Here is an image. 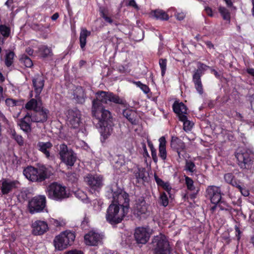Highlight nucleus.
<instances>
[{
	"label": "nucleus",
	"mask_w": 254,
	"mask_h": 254,
	"mask_svg": "<svg viewBox=\"0 0 254 254\" xmlns=\"http://www.w3.org/2000/svg\"><path fill=\"white\" fill-rule=\"evenodd\" d=\"M115 103L126 107V101L119 95L110 91L99 90L95 93V98L92 101L91 114L93 123L101 128V135L107 139L113 131L114 124L111 112L105 109L103 104Z\"/></svg>",
	"instance_id": "1"
},
{
	"label": "nucleus",
	"mask_w": 254,
	"mask_h": 254,
	"mask_svg": "<svg viewBox=\"0 0 254 254\" xmlns=\"http://www.w3.org/2000/svg\"><path fill=\"white\" fill-rule=\"evenodd\" d=\"M23 175L29 181L41 183L50 178L49 170L44 165H39L37 167L28 166L23 170Z\"/></svg>",
	"instance_id": "2"
},
{
	"label": "nucleus",
	"mask_w": 254,
	"mask_h": 254,
	"mask_svg": "<svg viewBox=\"0 0 254 254\" xmlns=\"http://www.w3.org/2000/svg\"><path fill=\"white\" fill-rule=\"evenodd\" d=\"M109 188L112 194V200L109 206H129V194L117 183L112 184Z\"/></svg>",
	"instance_id": "3"
},
{
	"label": "nucleus",
	"mask_w": 254,
	"mask_h": 254,
	"mask_svg": "<svg viewBox=\"0 0 254 254\" xmlns=\"http://www.w3.org/2000/svg\"><path fill=\"white\" fill-rule=\"evenodd\" d=\"M128 210L129 207H108L106 214V220L112 225L119 224L122 222Z\"/></svg>",
	"instance_id": "4"
},
{
	"label": "nucleus",
	"mask_w": 254,
	"mask_h": 254,
	"mask_svg": "<svg viewBox=\"0 0 254 254\" xmlns=\"http://www.w3.org/2000/svg\"><path fill=\"white\" fill-rule=\"evenodd\" d=\"M75 238L74 232L66 230L56 236L54 240V246L56 250L62 251L68 246H71Z\"/></svg>",
	"instance_id": "5"
},
{
	"label": "nucleus",
	"mask_w": 254,
	"mask_h": 254,
	"mask_svg": "<svg viewBox=\"0 0 254 254\" xmlns=\"http://www.w3.org/2000/svg\"><path fill=\"white\" fill-rule=\"evenodd\" d=\"M48 196L56 201H62L68 197L66 188L57 182L51 184L48 187Z\"/></svg>",
	"instance_id": "6"
},
{
	"label": "nucleus",
	"mask_w": 254,
	"mask_h": 254,
	"mask_svg": "<svg viewBox=\"0 0 254 254\" xmlns=\"http://www.w3.org/2000/svg\"><path fill=\"white\" fill-rule=\"evenodd\" d=\"M154 254H169L170 248L168 241L164 235L154 236L152 241Z\"/></svg>",
	"instance_id": "7"
},
{
	"label": "nucleus",
	"mask_w": 254,
	"mask_h": 254,
	"mask_svg": "<svg viewBox=\"0 0 254 254\" xmlns=\"http://www.w3.org/2000/svg\"><path fill=\"white\" fill-rule=\"evenodd\" d=\"M206 193L211 202L214 204V206H227L226 202L221 196L220 187L209 186L206 189Z\"/></svg>",
	"instance_id": "8"
},
{
	"label": "nucleus",
	"mask_w": 254,
	"mask_h": 254,
	"mask_svg": "<svg viewBox=\"0 0 254 254\" xmlns=\"http://www.w3.org/2000/svg\"><path fill=\"white\" fill-rule=\"evenodd\" d=\"M84 180L92 193L99 192L103 186V177L100 175L87 174Z\"/></svg>",
	"instance_id": "9"
},
{
	"label": "nucleus",
	"mask_w": 254,
	"mask_h": 254,
	"mask_svg": "<svg viewBox=\"0 0 254 254\" xmlns=\"http://www.w3.org/2000/svg\"><path fill=\"white\" fill-rule=\"evenodd\" d=\"M59 155L61 161L70 167L74 165L77 159L76 153L71 149H68L64 143L60 146Z\"/></svg>",
	"instance_id": "10"
},
{
	"label": "nucleus",
	"mask_w": 254,
	"mask_h": 254,
	"mask_svg": "<svg viewBox=\"0 0 254 254\" xmlns=\"http://www.w3.org/2000/svg\"><path fill=\"white\" fill-rule=\"evenodd\" d=\"M208 68H210V67L200 62H198L197 63V68L195 70L192 75V81L194 84L195 88L200 95H202L203 93L201 77L203 74V71Z\"/></svg>",
	"instance_id": "11"
},
{
	"label": "nucleus",
	"mask_w": 254,
	"mask_h": 254,
	"mask_svg": "<svg viewBox=\"0 0 254 254\" xmlns=\"http://www.w3.org/2000/svg\"><path fill=\"white\" fill-rule=\"evenodd\" d=\"M236 157L241 168L249 169L252 167L254 154L250 150L238 152L236 154Z\"/></svg>",
	"instance_id": "12"
},
{
	"label": "nucleus",
	"mask_w": 254,
	"mask_h": 254,
	"mask_svg": "<svg viewBox=\"0 0 254 254\" xmlns=\"http://www.w3.org/2000/svg\"><path fill=\"white\" fill-rule=\"evenodd\" d=\"M49 110L44 108L42 105L37 109V111H34V113H30L32 122L34 123H44L48 120V116L49 114Z\"/></svg>",
	"instance_id": "13"
},
{
	"label": "nucleus",
	"mask_w": 254,
	"mask_h": 254,
	"mask_svg": "<svg viewBox=\"0 0 254 254\" xmlns=\"http://www.w3.org/2000/svg\"><path fill=\"white\" fill-rule=\"evenodd\" d=\"M67 121L71 127L73 128H78L81 124V113L77 109H70L67 111Z\"/></svg>",
	"instance_id": "14"
},
{
	"label": "nucleus",
	"mask_w": 254,
	"mask_h": 254,
	"mask_svg": "<svg viewBox=\"0 0 254 254\" xmlns=\"http://www.w3.org/2000/svg\"><path fill=\"white\" fill-rule=\"evenodd\" d=\"M170 146L173 151L177 153L179 158L182 159L184 156L181 154V152L186 151L185 142L178 137L173 136L171 137Z\"/></svg>",
	"instance_id": "15"
},
{
	"label": "nucleus",
	"mask_w": 254,
	"mask_h": 254,
	"mask_svg": "<svg viewBox=\"0 0 254 254\" xmlns=\"http://www.w3.org/2000/svg\"><path fill=\"white\" fill-rule=\"evenodd\" d=\"M134 237L137 243L145 244L149 239L150 233L146 228L138 227L135 230Z\"/></svg>",
	"instance_id": "16"
},
{
	"label": "nucleus",
	"mask_w": 254,
	"mask_h": 254,
	"mask_svg": "<svg viewBox=\"0 0 254 254\" xmlns=\"http://www.w3.org/2000/svg\"><path fill=\"white\" fill-rule=\"evenodd\" d=\"M18 182L16 180H10L8 179H3L1 181L0 191L3 195L7 194L13 190L17 188Z\"/></svg>",
	"instance_id": "17"
},
{
	"label": "nucleus",
	"mask_w": 254,
	"mask_h": 254,
	"mask_svg": "<svg viewBox=\"0 0 254 254\" xmlns=\"http://www.w3.org/2000/svg\"><path fill=\"white\" fill-rule=\"evenodd\" d=\"M102 236L94 231H90L84 236L85 243L87 245L96 246L101 243Z\"/></svg>",
	"instance_id": "18"
},
{
	"label": "nucleus",
	"mask_w": 254,
	"mask_h": 254,
	"mask_svg": "<svg viewBox=\"0 0 254 254\" xmlns=\"http://www.w3.org/2000/svg\"><path fill=\"white\" fill-rule=\"evenodd\" d=\"M32 232L34 235H41L44 234L48 230V225L45 221L37 220L32 223Z\"/></svg>",
	"instance_id": "19"
},
{
	"label": "nucleus",
	"mask_w": 254,
	"mask_h": 254,
	"mask_svg": "<svg viewBox=\"0 0 254 254\" xmlns=\"http://www.w3.org/2000/svg\"><path fill=\"white\" fill-rule=\"evenodd\" d=\"M32 83L36 93L35 97L40 95L45 84V80L42 75L37 74L32 79Z\"/></svg>",
	"instance_id": "20"
},
{
	"label": "nucleus",
	"mask_w": 254,
	"mask_h": 254,
	"mask_svg": "<svg viewBox=\"0 0 254 254\" xmlns=\"http://www.w3.org/2000/svg\"><path fill=\"white\" fill-rule=\"evenodd\" d=\"M53 147L52 143L50 142L39 141L37 144V148L39 151L43 153L46 158L48 159H53V156L51 155L50 150Z\"/></svg>",
	"instance_id": "21"
},
{
	"label": "nucleus",
	"mask_w": 254,
	"mask_h": 254,
	"mask_svg": "<svg viewBox=\"0 0 254 254\" xmlns=\"http://www.w3.org/2000/svg\"><path fill=\"white\" fill-rule=\"evenodd\" d=\"M172 108L173 112L177 115L179 120L181 116H186L188 114V108L182 102L176 100L172 105Z\"/></svg>",
	"instance_id": "22"
},
{
	"label": "nucleus",
	"mask_w": 254,
	"mask_h": 254,
	"mask_svg": "<svg viewBox=\"0 0 254 254\" xmlns=\"http://www.w3.org/2000/svg\"><path fill=\"white\" fill-rule=\"evenodd\" d=\"M30 117V113L27 112L23 118L19 120L18 123V125L20 127V129L26 133H28L31 130V123L32 122Z\"/></svg>",
	"instance_id": "23"
},
{
	"label": "nucleus",
	"mask_w": 254,
	"mask_h": 254,
	"mask_svg": "<svg viewBox=\"0 0 254 254\" xmlns=\"http://www.w3.org/2000/svg\"><path fill=\"white\" fill-rule=\"evenodd\" d=\"M41 97H38L30 99L25 105V108L28 111H37L40 106L42 105Z\"/></svg>",
	"instance_id": "24"
},
{
	"label": "nucleus",
	"mask_w": 254,
	"mask_h": 254,
	"mask_svg": "<svg viewBox=\"0 0 254 254\" xmlns=\"http://www.w3.org/2000/svg\"><path fill=\"white\" fill-rule=\"evenodd\" d=\"M123 116L132 124H138V115L137 112L133 109H126L123 112Z\"/></svg>",
	"instance_id": "25"
},
{
	"label": "nucleus",
	"mask_w": 254,
	"mask_h": 254,
	"mask_svg": "<svg viewBox=\"0 0 254 254\" xmlns=\"http://www.w3.org/2000/svg\"><path fill=\"white\" fill-rule=\"evenodd\" d=\"M147 173L146 169L142 167H137L136 170L133 172V175L136 179V183H140L146 182L147 181L148 178L147 176Z\"/></svg>",
	"instance_id": "26"
},
{
	"label": "nucleus",
	"mask_w": 254,
	"mask_h": 254,
	"mask_svg": "<svg viewBox=\"0 0 254 254\" xmlns=\"http://www.w3.org/2000/svg\"><path fill=\"white\" fill-rule=\"evenodd\" d=\"M133 215L139 220L146 218L150 213L147 207H129Z\"/></svg>",
	"instance_id": "27"
},
{
	"label": "nucleus",
	"mask_w": 254,
	"mask_h": 254,
	"mask_svg": "<svg viewBox=\"0 0 254 254\" xmlns=\"http://www.w3.org/2000/svg\"><path fill=\"white\" fill-rule=\"evenodd\" d=\"M37 53L41 58L45 59L53 56L52 49L47 45H42L38 47Z\"/></svg>",
	"instance_id": "28"
},
{
	"label": "nucleus",
	"mask_w": 254,
	"mask_h": 254,
	"mask_svg": "<svg viewBox=\"0 0 254 254\" xmlns=\"http://www.w3.org/2000/svg\"><path fill=\"white\" fill-rule=\"evenodd\" d=\"M159 156L164 161L167 159L166 143L167 141L165 136H161L159 139Z\"/></svg>",
	"instance_id": "29"
},
{
	"label": "nucleus",
	"mask_w": 254,
	"mask_h": 254,
	"mask_svg": "<svg viewBox=\"0 0 254 254\" xmlns=\"http://www.w3.org/2000/svg\"><path fill=\"white\" fill-rule=\"evenodd\" d=\"M46 198L45 195H38L33 197L28 202V206H46Z\"/></svg>",
	"instance_id": "30"
},
{
	"label": "nucleus",
	"mask_w": 254,
	"mask_h": 254,
	"mask_svg": "<svg viewBox=\"0 0 254 254\" xmlns=\"http://www.w3.org/2000/svg\"><path fill=\"white\" fill-rule=\"evenodd\" d=\"M74 98L77 103L82 104L84 103L86 98V94L83 88L77 86L74 92Z\"/></svg>",
	"instance_id": "31"
},
{
	"label": "nucleus",
	"mask_w": 254,
	"mask_h": 254,
	"mask_svg": "<svg viewBox=\"0 0 254 254\" xmlns=\"http://www.w3.org/2000/svg\"><path fill=\"white\" fill-rule=\"evenodd\" d=\"M91 35V32L86 28L82 29L79 36V45L83 52L85 51V46L87 43V38Z\"/></svg>",
	"instance_id": "32"
},
{
	"label": "nucleus",
	"mask_w": 254,
	"mask_h": 254,
	"mask_svg": "<svg viewBox=\"0 0 254 254\" xmlns=\"http://www.w3.org/2000/svg\"><path fill=\"white\" fill-rule=\"evenodd\" d=\"M110 160L114 167L116 169H120L124 165L125 163V157L122 155H116L114 157L110 155Z\"/></svg>",
	"instance_id": "33"
},
{
	"label": "nucleus",
	"mask_w": 254,
	"mask_h": 254,
	"mask_svg": "<svg viewBox=\"0 0 254 254\" xmlns=\"http://www.w3.org/2000/svg\"><path fill=\"white\" fill-rule=\"evenodd\" d=\"M154 179L158 187L162 188L168 194L170 193V192L172 190V188L168 182H165L161 179L159 178L156 174L154 175Z\"/></svg>",
	"instance_id": "34"
},
{
	"label": "nucleus",
	"mask_w": 254,
	"mask_h": 254,
	"mask_svg": "<svg viewBox=\"0 0 254 254\" xmlns=\"http://www.w3.org/2000/svg\"><path fill=\"white\" fill-rule=\"evenodd\" d=\"M152 16L157 19L168 20L169 18L168 14L161 9H156L151 12Z\"/></svg>",
	"instance_id": "35"
},
{
	"label": "nucleus",
	"mask_w": 254,
	"mask_h": 254,
	"mask_svg": "<svg viewBox=\"0 0 254 254\" xmlns=\"http://www.w3.org/2000/svg\"><path fill=\"white\" fill-rule=\"evenodd\" d=\"M99 14L101 17H102L105 22L112 24L113 22V19L108 16V9L105 7H100Z\"/></svg>",
	"instance_id": "36"
},
{
	"label": "nucleus",
	"mask_w": 254,
	"mask_h": 254,
	"mask_svg": "<svg viewBox=\"0 0 254 254\" xmlns=\"http://www.w3.org/2000/svg\"><path fill=\"white\" fill-rule=\"evenodd\" d=\"M19 61L20 63L23 64L26 67L31 68L33 65L32 60L26 54L22 55L19 59Z\"/></svg>",
	"instance_id": "37"
},
{
	"label": "nucleus",
	"mask_w": 254,
	"mask_h": 254,
	"mask_svg": "<svg viewBox=\"0 0 254 254\" xmlns=\"http://www.w3.org/2000/svg\"><path fill=\"white\" fill-rule=\"evenodd\" d=\"M184 170L190 172L191 174L195 173L196 172V167L195 163L190 160H186Z\"/></svg>",
	"instance_id": "38"
},
{
	"label": "nucleus",
	"mask_w": 254,
	"mask_h": 254,
	"mask_svg": "<svg viewBox=\"0 0 254 254\" xmlns=\"http://www.w3.org/2000/svg\"><path fill=\"white\" fill-rule=\"evenodd\" d=\"M218 11L220 13L223 19L225 20L230 21L231 19V15L229 11L225 7L219 6L218 7Z\"/></svg>",
	"instance_id": "39"
},
{
	"label": "nucleus",
	"mask_w": 254,
	"mask_h": 254,
	"mask_svg": "<svg viewBox=\"0 0 254 254\" xmlns=\"http://www.w3.org/2000/svg\"><path fill=\"white\" fill-rule=\"evenodd\" d=\"M180 121L183 122L184 129L185 130H190L192 127V123L188 120L187 116H181L180 117Z\"/></svg>",
	"instance_id": "40"
},
{
	"label": "nucleus",
	"mask_w": 254,
	"mask_h": 254,
	"mask_svg": "<svg viewBox=\"0 0 254 254\" xmlns=\"http://www.w3.org/2000/svg\"><path fill=\"white\" fill-rule=\"evenodd\" d=\"M133 83L137 87H139L144 94H147L151 92L149 86L146 84H143L140 81H133Z\"/></svg>",
	"instance_id": "41"
},
{
	"label": "nucleus",
	"mask_w": 254,
	"mask_h": 254,
	"mask_svg": "<svg viewBox=\"0 0 254 254\" xmlns=\"http://www.w3.org/2000/svg\"><path fill=\"white\" fill-rule=\"evenodd\" d=\"M0 33L4 38H8L10 34V28L4 24L0 25Z\"/></svg>",
	"instance_id": "42"
},
{
	"label": "nucleus",
	"mask_w": 254,
	"mask_h": 254,
	"mask_svg": "<svg viewBox=\"0 0 254 254\" xmlns=\"http://www.w3.org/2000/svg\"><path fill=\"white\" fill-rule=\"evenodd\" d=\"M14 57V53L12 51H10L6 54L5 64L7 67L10 66L13 64Z\"/></svg>",
	"instance_id": "43"
},
{
	"label": "nucleus",
	"mask_w": 254,
	"mask_h": 254,
	"mask_svg": "<svg viewBox=\"0 0 254 254\" xmlns=\"http://www.w3.org/2000/svg\"><path fill=\"white\" fill-rule=\"evenodd\" d=\"M185 180L187 189L190 191H194L195 187L194 186V182L192 179L188 176H185Z\"/></svg>",
	"instance_id": "44"
},
{
	"label": "nucleus",
	"mask_w": 254,
	"mask_h": 254,
	"mask_svg": "<svg viewBox=\"0 0 254 254\" xmlns=\"http://www.w3.org/2000/svg\"><path fill=\"white\" fill-rule=\"evenodd\" d=\"M167 63V60L166 59H160L159 60V64L161 68V73L162 76H164L166 73Z\"/></svg>",
	"instance_id": "45"
},
{
	"label": "nucleus",
	"mask_w": 254,
	"mask_h": 254,
	"mask_svg": "<svg viewBox=\"0 0 254 254\" xmlns=\"http://www.w3.org/2000/svg\"><path fill=\"white\" fill-rule=\"evenodd\" d=\"M20 102V101L19 100L13 99L12 98H7L5 100V104L8 107H11L19 105L20 104H19V102Z\"/></svg>",
	"instance_id": "46"
},
{
	"label": "nucleus",
	"mask_w": 254,
	"mask_h": 254,
	"mask_svg": "<svg viewBox=\"0 0 254 254\" xmlns=\"http://www.w3.org/2000/svg\"><path fill=\"white\" fill-rule=\"evenodd\" d=\"M161 204L163 206H167L168 205V198L165 192H162L160 197Z\"/></svg>",
	"instance_id": "47"
},
{
	"label": "nucleus",
	"mask_w": 254,
	"mask_h": 254,
	"mask_svg": "<svg viewBox=\"0 0 254 254\" xmlns=\"http://www.w3.org/2000/svg\"><path fill=\"white\" fill-rule=\"evenodd\" d=\"M224 178L225 181L228 183L230 184L232 183L235 179V176L232 173H226L224 175Z\"/></svg>",
	"instance_id": "48"
},
{
	"label": "nucleus",
	"mask_w": 254,
	"mask_h": 254,
	"mask_svg": "<svg viewBox=\"0 0 254 254\" xmlns=\"http://www.w3.org/2000/svg\"><path fill=\"white\" fill-rule=\"evenodd\" d=\"M45 207H28L27 211L31 214L40 213L44 211Z\"/></svg>",
	"instance_id": "49"
},
{
	"label": "nucleus",
	"mask_w": 254,
	"mask_h": 254,
	"mask_svg": "<svg viewBox=\"0 0 254 254\" xmlns=\"http://www.w3.org/2000/svg\"><path fill=\"white\" fill-rule=\"evenodd\" d=\"M145 203L144 197L143 196H139L135 199L136 206H145Z\"/></svg>",
	"instance_id": "50"
},
{
	"label": "nucleus",
	"mask_w": 254,
	"mask_h": 254,
	"mask_svg": "<svg viewBox=\"0 0 254 254\" xmlns=\"http://www.w3.org/2000/svg\"><path fill=\"white\" fill-rule=\"evenodd\" d=\"M52 223L57 227H64L65 225V221L64 220L53 219Z\"/></svg>",
	"instance_id": "51"
},
{
	"label": "nucleus",
	"mask_w": 254,
	"mask_h": 254,
	"mask_svg": "<svg viewBox=\"0 0 254 254\" xmlns=\"http://www.w3.org/2000/svg\"><path fill=\"white\" fill-rule=\"evenodd\" d=\"M12 139H14V140L17 143V144L20 146H23L24 144V140L23 138L21 135L17 134L15 136L12 137Z\"/></svg>",
	"instance_id": "52"
},
{
	"label": "nucleus",
	"mask_w": 254,
	"mask_h": 254,
	"mask_svg": "<svg viewBox=\"0 0 254 254\" xmlns=\"http://www.w3.org/2000/svg\"><path fill=\"white\" fill-rule=\"evenodd\" d=\"M128 6L133 7L136 10H139V8L138 5L136 4L135 0H129L127 4Z\"/></svg>",
	"instance_id": "53"
},
{
	"label": "nucleus",
	"mask_w": 254,
	"mask_h": 254,
	"mask_svg": "<svg viewBox=\"0 0 254 254\" xmlns=\"http://www.w3.org/2000/svg\"><path fill=\"white\" fill-rule=\"evenodd\" d=\"M205 11L207 15L210 17L213 16V13L212 9L211 7L209 6H206L205 7Z\"/></svg>",
	"instance_id": "54"
},
{
	"label": "nucleus",
	"mask_w": 254,
	"mask_h": 254,
	"mask_svg": "<svg viewBox=\"0 0 254 254\" xmlns=\"http://www.w3.org/2000/svg\"><path fill=\"white\" fill-rule=\"evenodd\" d=\"M240 183H241L239 181H237L235 179L234 180H233V181L232 182V183L230 184V185L236 187L239 190L241 189L242 187L240 185Z\"/></svg>",
	"instance_id": "55"
},
{
	"label": "nucleus",
	"mask_w": 254,
	"mask_h": 254,
	"mask_svg": "<svg viewBox=\"0 0 254 254\" xmlns=\"http://www.w3.org/2000/svg\"><path fill=\"white\" fill-rule=\"evenodd\" d=\"M151 154L153 161L156 163L158 161V158L156 149L151 151Z\"/></svg>",
	"instance_id": "56"
},
{
	"label": "nucleus",
	"mask_w": 254,
	"mask_h": 254,
	"mask_svg": "<svg viewBox=\"0 0 254 254\" xmlns=\"http://www.w3.org/2000/svg\"><path fill=\"white\" fill-rule=\"evenodd\" d=\"M7 131L11 138L17 134L15 130L12 127H10Z\"/></svg>",
	"instance_id": "57"
},
{
	"label": "nucleus",
	"mask_w": 254,
	"mask_h": 254,
	"mask_svg": "<svg viewBox=\"0 0 254 254\" xmlns=\"http://www.w3.org/2000/svg\"><path fill=\"white\" fill-rule=\"evenodd\" d=\"M239 190L241 192L242 194L245 196H247L249 195V191L246 188L242 187L241 189H239Z\"/></svg>",
	"instance_id": "58"
},
{
	"label": "nucleus",
	"mask_w": 254,
	"mask_h": 254,
	"mask_svg": "<svg viewBox=\"0 0 254 254\" xmlns=\"http://www.w3.org/2000/svg\"><path fill=\"white\" fill-rule=\"evenodd\" d=\"M0 120L3 122L4 124L9 125V121L6 118L5 116L0 112Z\"/></svg>",
	"instance_id": "59"
},
{
	"label": "nucleus",
	"mask_w": 254,
	"mask_h": 254,
	"mask_svg": "<svg viewBox=\"0 0 254 254\" xmlns=\"http://www.w3.org/2000/svg\"><path fill=\"white\" fill-rule=\"evenodd\" d=\"M64 254H83L81 251L73 250L69 251L65 253Z\"/></svg>",
	"instance_id": "60"
},
{
	"label": "nucleus",
	"mask_w": 254,
	"mask_h": 254,
	"mask_svg": "<svg viewBox=\"0 0 254 254\" xmlns=\"http://www.w3.org/2000/svg\"><path fill=\"white\" fill-rule=\"evenodd\" d=\"M22 198L23 200H25L27 198V194L25 192H21L18 196V199L20 200V198Z\"/></svg>",
	"instance_id": "61"
},
{
	"label": "nucleus",
	"mask_w": 254,
	"mask_h": 254,
	"mask_svg": "<svg viewBox=\"0 0 254 254\" xmlns=\"http://www.w3.org/2000/svg\"><path fill=\"white\" fill-rule=\"evenodd\" d=\"M25 52L29 55L32 56L33 54L34 50L30 47H27L25 50Z\"/></svg>",
	"instance_id": "62"
},
{
	"label": "nucleus",
	"mask_w": 254,
	"mask_h": 254,
	"mask_svg": "<svg viewBox=\"0 0 254 254\" xmlns=\"http://www.w3.org/2000/svg\"><path fill=\"white\" fill-rule=\"evenodd\" d=\"M246 71L248 74L254 77V68H248L246 69Z\"/></svg>",
	"instance_id": "63"
},
{
	"label": "nucleus",
	"mask_w": 254,
	"mask_h": 254,
	"mask_svg": "<svg viewBox=\"0 0 254 254\" xmlns=\"http://www.w3.org/2000/svg\"><path fill=\"white\" fill-rule=\"evenodd\" d=\"M205 44L208 48H209V49L214 48V45L211 43V41H205Z\"/></svg>",
	"instance_id": "64"
}]
</instances>
